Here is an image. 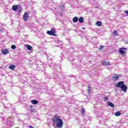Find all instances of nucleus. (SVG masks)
I'll use <instances>...</instances> for the list:
<instances>
[{"label":"nucleus","instance_id":"f257e3e1","mask_svg":"<svg viewBox=\"0 0 128 128\" xmlns=\"http://www.w3.org/2000/svg\"><path fill=\"white\" fill-rule=\"evenodd\" d=\"M52 122L58 128H62L64 126V122L60 116H54L52 118Z\"/></svg>","mask_w":128,"mask_h":128},{"label":"nucleus","instance_id":"f03ea898","mask_svg":"<svg viewBox=\"0 0 128 128\" xmlns=\"http://www.w3.org/2000/svg\"><path fill=\"white\" fill-rule=\"evenodd\" d=\"M48 34H49L50 36H56V30L54 28H52L51 30L47 31Z\"/></svg>","mask_w":128,"mask_h":128},{"label":"nucleus","instance_id":"7ed1b4c3","mask_svg":"<svg viewBox=\"0 0 128 128\" xmlns=\"http://www.w3.org/2000/svg\"><path fill=\"white\" fill-rule=\"evenodd\" d=\"M23 20L24 22H28V13L26 12H24L23 16Z\"/></svg>","mask_w":128,"mask_h":128},{"label":"nucleus","instance_id":"20e7f679","mask_svg":"<svg viewBox=\"0 0 128 128\" xmlns=\"http://www.w3.org/2000/svg\"><path fill=\"white\" fill-rule=\"evenodd\" d=\"M124 85V82L121 81V82H118L117 84H116V86L117 88H121Z\"/></svg>","mask_w":128,"mask_h":128},{"label":"nucleus","instance_id":"39448f33","mask_svg":"<svg viewBox=\"0 0 128 128\" xmlns=\"http://www.w3.org/2000/svg\"><path fill=\"white\" fill-rule=\"evenodd\" d=\"M2 54L6 55L7 54H8L9 51H8V50L7 48H6V49L2 50Z\"/></svg>","mask_w":128,"mask_h":128},{"label":"nucleus","instance_id":"423d86ee","mask_svg":"<svg viewBox=\"0 0 128 128\" xmlns=\"http://www.w3.org/2000/svg\"><path fill=\"white\" fill-rule=\"evenodd\" d=\"M121 89L122 90V92H126V90H128V87L126 86L124 84L121 87Z\"/></svg>","mask_w":128,"mask_h":128},{"label":"nucleus","instance_id":"0eeeda50","mask_svg":"<svg viewBox=\"0 0 128 128\" xmlns=\"http://www.w3.org/2000/svg\"><path fill=\"white\" fill-rule=\"evenodd\" d=\"M119 52L121 54H126V52L124 50V48H121L119 50Z\"/></svg>","mask_w":128,"mask_h":128},{"label":"nucleus","instance_id":"6e6552de","mask_svg":"<svg viewBox=\"0 0 128 128\" xmlns=\"http://www.w3.org/2000/svg\"><path fill=\"white\" fill-rule=\"evenodd\" d=\"M102 66H110V63L108 62H102Z\"/></svg>","mask_w":128,"mask_h":128},{"label":"nucleus","instance_id":"1a4fd4ad","mask_svg":"<svg viewBox=\"0 0 128 128\" xmlns=\"http://www.w3.org/2000/svg\"><path fill=\"white\" fill-rule=\"evenodd\" d=\"M31 102L32 104H38V101L36 100H32Z\"/></svg>","mask_w":128,"mask_h":128},{"label":"nucleus","instance_id":"9d476101","mask_svg":"<svg viewBox=\"0 0 128 128\" xmlns=\"http://www.w3.org/2000/svg\"><path fill=\"white\" fill-rule=\"evenodd\" d=\"M108 106H110L111 108H114V104L112 102H108Z\"/></svg>","mask_w":128,"mask_h":128},{"label":"nucleus","instance_id":"9b49d317","mask_svg":"<svg viewBox=\"0 0 128 128\" xmlns=\"http://www.w3.org/2000/svg\"><path fill=\"white\" fill-rule=\"evenodd\" d=\"M73 22H78V18L76 16H75L74 18L72 19Z\"/></svg>","mask_w":128,"mask_h":128},{"label":"nucleus","instance_id":"f8f14e48","mask_svg":"<svg viewBox=\"0 0 128 128\" xmlns=\"http://www.w3.org/2000/svg\"><path fill=\"white\" fill-rule=\"evenodd\" d=\"M12 10H14V12H16V10H18V5L13 6L12 7Z\"/></svg>","mask_w":128,"mask_h":128},{"label":"nucleus","instance_id":"ddd939ff","mask_svg":"<svg viewBox=\"0 0 128 128\" xmlns=\"http://www.w3.org/2000/svg\"><path fill=\"white\" fill-rule=\"evenodd\" d=\"M78 20L79 22H80V24H82V22H84V18L80 17Z\"/></svg>","mask_w":128,"mask_h":128},{"label":"nucleus","instance_id":"4468645a","mask_svg":"<svg viewBox=\"0 0 128 128\" xmlns=\"http://www.w3.org/2000/svg\"><path fill=\"white\" fill-rule=\"evenodd\" d=\"M26 48H27V50H31L32 48V47L30 45L27 44Z\"/></svg>","mask_w":128,"mask_h":128},{"label":"nucleus","instance_id":"2eb2a0df","mask_svg":"<svg viewBox=\"0 0 128 128\" xmlns=\"http://www.w3.org/2000/svg\"><path fill=\"white\" fill-rule=\"evenodd\" d=\"M15 68H16V66L14 65H11L9 66V68H10V70H14Z\"/></svg>","mask_w":128,"mask_h":128},{"label":"nucleus","instance_id":"dca6fc26","mask_svg":"<svg viewBox=\"0 0 128 128\" xmlns=\"http://www.w3.org/2000/svg\"><path fill=\"white\" fill-rule=\"evenodd\" d=\"M116 116H120V112L118 111L115 113Z\"/></svg>","mask_w":128,"mask_h":128},{"label":"nucleus","instance_id":"f3484780","mask_svg":"<svg viewBox=\"0 0 128 128\" xmlns=\"http://www.w3.org/2000/svg\"><path fill=\"white\" fill-rule=\"evenodd\" d=\"M96 24L98 26H102V22L98 21L96 22Z\"/></svg>","mask_w":128,"mask_h":128},{"label":"nucleus","instance_id":"a211bd4d","mask_svg":"<svg viewBox=\"0 0 128 128\" xmlns=\"http://www.w3.org/2000/svg\"><path fill=\"white\" fill-rule=\"evenodd\" d=\"M112 80H118V76H114V77H112Z\"/></svg>","mask_w":128,"mask_h":128},{"label":"nucleus","instance_id":"6ab92c4d","mask_svg":"<svg viewBox=\"0 0 128 128\" xmlns=\"http://www.w3.org/2000/svg\"><path fill=\"white\" fill-rule=\"evenodd\" d=\"M81 113L82 114H84L85 113V110L84 108H82L81 110Z\"/></svg>","mask_w":128,"mask_h":128},{"label":"nucleus","instance_id":"aec40b11","mask_svg":"<svg viewBox=\"0 0 128 128\" xmlns=\"http://www.w3.org/2000/svg\"><path fill=\"white\" fill-rule=\"evenodd\" d=\"M16 46L15 45H12L11 46V48H12V50H16Z\"/></svg>","mask_w":128,"mask_h":128},{"label":"nucleus","instance_id":"412c9836","mask_svg":"<svg viewBox=\"0 0 128 128\" xmlns=\"http://www.w3.org/2000/svg\"><path fill=\"white\" fill-rule=\"evenodd\" d=\"M104 102H106V100H108V96L104 97Z\"/></svg>","mask_w":128,"mask_h":128},{"label":"nucleus","instance_id":"4be33fe9","mask_svg":"<svg viewBox=\"0 0 128 128\" xmlns=\"http://www.w3.org/2000/svg\"><path fill=\"white\" fill-rule=\"evenodd\" d=\"M88 94H90V86H88Z\"/></svg>","mask_w":128,"mask_h":128},{"label":"nucleus","instance_id":"5701e85b","mask_svg":"<svg viewBox=\"0 0 128 128\" xmlns=\"http://www.w3.org/2000/svg\"><path fill=\"white\" fill-rule=\"evenodd\" d=\"M10 120H12V117H9L8 119V120H7V124H8L10 122Z\"/></svg>","mask_w":128,"mask_h":128},{"label":"nucleus","instance_id":"b1692460","mask_svg":"<svg viewBox=\"0 0 128 128\" xmlns=\"http://www.w3.org/2000/svg\"><path fill=\"white\" fill-rule=\"evenodd\" d=\"M60 8L61 10H64V6L62 5V6L60 7Z\"/></svg>","mask_w":128,"mask_h":128},{"label":"nucleus","instance_id":"393cba45","mask_svg":"<svg viewBox=\"0 0 128 128\" xmlns=\"http://www.w3.org/2000/svg\"><path fill=\"white\" fill-rule=\"evenodd\" d=\"M102 48H104V46H100V50H102Z\"/></svg>","mask_w":128,"mask_h":128},{"label":"nucleus","instance_id":"a878e982","mask_svg":"<svg viewBox=\"0 0 128 128\" xmlns=\"http://www.w3.org/2000/svg\"><path fill=\"white\" fill-rule=\"evenodd\" d=\"M125 14H126L128 15V10L125 11Z\"/></svg>","mask_w":128,"mask_h":128},{"label":"nucleus","instance_id":"bb28decb","mask_svg":"<svg viewBox=\"0 0 128 128\" xmlns=\"http://www.w3.org/2000/svg\"><path fill=\"white\" fill-rule=\"evenodd\" d=\"M114 34H118V32L114 30Z\"/></svg>","mask_w":128,"mask_h":128},{"label":"nucleus","instance_id":"cd10ccee","mask_svg":"<svg viewBox=\"0 0 128 128\" xmlns=\"http://www.w3.org/2000/svg\"><path fill=\"white\" fill-rule=\"evenodd\" d=\"M31 112H34V109H32Z\"/></svg>","mask_w":128,"mask_h":128},{"label":"nucleus","instance_id":"c85d7f7f","mask_svg":"<svg viewBox=\"0 0 128 128\" xmlns=\"http://www.w3.org/2000/svg\"><path fill=\"white\" fill-rule=\"evenodd\" d=\"M29 128H34V127H32V126H30Z\"/></svg>","mask_w":128,"mask_h":128},{"label":"nucleus","instance_id":"c756f323","mask_svg":"<svg viewBox=\"0 0 128 128\" xmlns=\"http://www.w3.org/2000/svg\"><path fill=\"white\" fill-rule=\"evenodd\" d=\"M123 50H126V48H123Z\"/></svg>","mask_w":128,"mask_h":128},{"label":"nucleus","instance_id":"7c9ffc66","mask_svg":"<svg viewBox=\"0 0 128 128\" xmlns=\"http://www.w3.org/2000/svg\"><path fill=\"white\" fill-rule=\"evenodd\" d=\"M0 32H2V30H0Z\"/></svg>","mask_w":128,"mask_h":128},{"label":"nucleus","instance_id":"2f4dec72","mask_svg":"<svg viewBox=\"0 0 128 128\" xmlns=\"http://www.w3.org/2000/svg\"><path fill=\"white\" fill-rule=\"evenodd\" d=\"M0 98H2V100H4V98H2V96H0Z\"/></svg>","mask_w":128,"mask_h":128},{"label":"nucleus","instance_id":"473e14b6","mask_svg":"<svg viewBox=\"0 0 128 128\" xmlns=\"http://www.w3.org/2000/svg\"><path fill=\"white\" fill-rule=\"evenodd\" d=\"M50 2H49V4H50Z\"/></svg>","mask_w":128,"mask_h":128},{"label":"nucleus","instance_id":"72a5a7b5","mask_svg":"<svg viewBox=\"0 0 128 128\" xmlns=\"http://www.w3.org/2000/svg\"><path fill=\"white\" fill-rule=\"evenodd\" d=\"M4 100H6V97H4Z\"/></svg>","mask_w":128,"mask_h":128}]
</instances>
